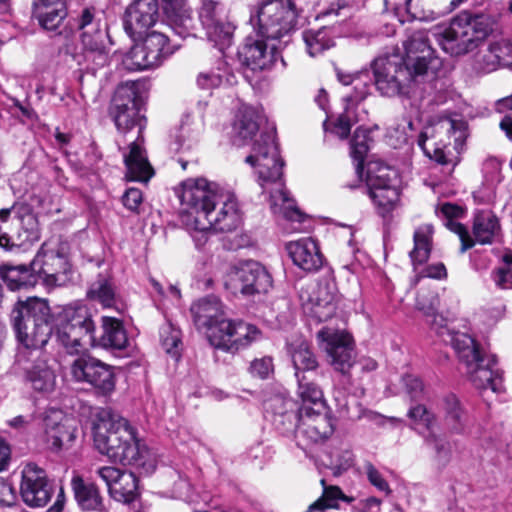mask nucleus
I'll return each mask as SVG.
<instances>
[{
  "instance_id": "nucleus-41",
  "label": "nucleus",
  "mask_w": 512,
  "mask_h": 512,
  "mask_svg": "<svg viewBox=\"0 0 512 512\" xmlns=\"http://www.w3.org/2000/svg\"><path fill=\"white\" fill-rule=\"evenodd\" d=\"M87 298L101 304L104 308L115 306L116 293L110 278L100 274L88 288Z\"/></svg>"
},
{
  "instance_id": "nucleus-54",
  "label": "nucleus",
  "mask_w": 512,
  "mask_h": 512,
  "mask_svg": "<svg viewBox=\"0 0 512 512\" xmlns=\"http://www.w3.org/2000/svg\"><path fill=\"white\" fill-rule=\"evenodd\" d=\"M338 499H345L340 488L331 486L324 489L323 495L315 502L309 505L306 512L324 511L328 508H334Z\"/></svg>"
},
{
  "instance_id": "nucleus-64",
  "label": "nucleus",
  "mask_w": 512,
  "mask_h": 512,
  "mask_svg": "<svg viewBox=\"0 0 512 512\" xmlns=\"http://www.w3.org/2000/svg\"><path fill=\"white\" fill-rule=\"evenodd\" d=\"M381 501L376 497H369L358 501L354 506L355 512H380Z\"/></svg>"
},
{
  "instance_id": "nucleus-55",
  "label": "nucleus",
  "mask_w": 512,
  "mask_h": 512,
  "mask_svg": "<svg viewBox=\"0 0 512 512\" xmlns=\"http://www.w3.org/2000/svg\"><path fill=\"white\" fill-rule=\"evenodd\" d=\"M406 11L413 19L430 22L440 18L445 12H436L429 8L420 7L418 0H406Z\"/></svg>"
},
{
  "instance_id": "nucleus-28",
  "label": "nucleus",
  "mask_w": 512,
  "mask_h": 512,
  "mask_svg": "<svg viewBox=\"0 0 512 512\" xmlns=\"http://www.w3.org/2000/svg\"><path fill=\"white\" fill-rule=\"evenodd\" d=\"M78 29L83 48L102 55L105 51L106 33L102 29L101 19L95 16L94 9L85 8L78 19Z\"/></svg>"
},
{
  "instance_id": "nucleus-31",
  "label": "nucleus",
  "mask_w": 512,
  "mask_h": 512,
  "mask_svg": "<svg viewBox=\"0 0 512 512\" xmlns=\"http://www.w3.org/2000/svg\"><path fill=\"white\" fill-rule=\"evenodd\" d=\"M162 8L169 22V29L182 38L190 35L194 20L186 0H162Z\"/></svg>"
},
{
  "instance_id": "nucleus-56",
  "label": "nucleus",
  "mask_w": 512,
  "mask_h": 512,
  "mask_svg": "<svg viewBox=\"0 0 512 512\" xmlns=\"http://www.w3.org/2000/svg\"><path fill=\"white\" fill-rule=\"evenodd\" d=\"M249 372L253 377L266 379L273 372V360L271 357H262L251 362Z\"/></svg>"
},
{
  "instance_id": "nucleus-35",
  "label": "nucleus",
  "mask_w": 512,
  "mask_h": 512,
  "mask_svg": "<svg viewBox=\"0 0 512 512\" xmlns=\"http://www.w3.org/2000/svg\"><path fill=\"white\" fill-rule=\"evenodd\" d=\"M141 45L150 56V61H153L157 66H159L166 57L172 55L179 47L178 44H171L168 35L163 31L149 32Z\"/></svg>"
},
{
  "instance_id": "nucleus-58",
  "label": "nucleus",
  "mask_w": 512,
  "mask_h": 512,
  "mask_svg": "<svg viewBox=\"0 0 512 512\" xmlns=\"http://www.w3.org/2000/svg\"><path fill=\"white\" fill-rule=\"evenodd\" d=\"M365 473L369 482L379 491L389 494L391 492L388 482L372 463L365 464Z\"/></svg>"
},
{
  "instance_id": "nucleus-38",
  "label": "nucleus",
  "mask_w": 512,
  "mask_h": 512,
  "mask_svg": "<svg viewBox=\"0 0 512 512\" xmlns=\"http://www.w3.org/2000/svg\"><path fill=\"white\" fill-rule=\"evenodd\" d=\"M260 115L258 111L250 106H244L239 110L237 120L234 124V143L237 146L244 145L251 139L259 129Z\"/></svg>"
},
{
  "instance_id": "nucleus-45",
  "label": "nucleus",
  "mask_w": 512,
  "mask_h": 512,
  "mask_svg": "<svg viewBox=\"0 0 512 512\" xmlns=\"http://www.w3.org/2000/svg\"><path fill=\"white\" fill-rule=\"evenodd\" d=\"M265 407L266 410L271 411L276 416L274 419L276 425H285V420H288L290 426L286 430H290L293 427L295 417L292 413V400L282 395H275L265 402Z\"/></svg>"
},
{
  "instance_id": "nucleus-14",
  "label": "nucleus",
  "mask_w": 512,
  "mask_h": 512,
  "mask_svg": "<svg viewBox=\"0 0 512 512\" xmlns=\"http://www.w3.org/2000/svg\"><path fill=\"white\" fill-rule=\"evenodd\" d=\"M261 338V331L244 321H221L220 328L210 333V344L225 352L235 353Z\"/></svg>"
},
{
  "instance_id": "nucleus-26",
  "label": "nucleus",
  "mask_w": 512,
  "mask_h": 512,
  "mask_svg": "<svg viewBox=\"0 0 512 512\" xmlns=\"http://www.w3.org/2000/svg\"><path fill=\"white\" fill-rule=\"evenodd\" d=\"M31 364L24 368L25 380L42 394L52 393L57 386V375L45 353L30 356Z\"/></svg>"
},
{
  "instance_id": "nucleus-11",
  "label": "nucleus",
  "mask_w": 512,
  "mask_h": 512,
  "mask_svg": "<svg viewBox=\"0 0 512 512\" xmlns=\"http://www.w3.org/2000/svg\"><path fill=\"white\" fill-rule=\"evenodd\" d=\"M446 227L459 236L461 241L460 251L463 253L475 244L490 245L500 235L501 226L497 216L489 211H478L473 219L472 234L461 223L449 220Z\"/></svg>"
},
{
  "instance_id": "nucleus-7",
  "label": "nucleus",
  "mask_w": 512,
  "mask_h": 512,
  "mask_svg": "<svg viewBox=\"0 0 512 512\" xmlns=\"http://www.w3.org/2000/svg\"><path fill=\"white\" fill-rule=\"evenodd\" d=\"M298 11L292 0H262L250 8L249 23L257 37L280 43L296 29Z\"/></svg>"
},
{
  "instance_id": "nucleus-37",
  "label": "nucleus",
  "mask_w": 512,
  "mask_h": 512,
  "mask_svg": "<svg viewBox=\"0 0 512 512\" xmlns=\"http://www.w3.org/2000/svg\"><path fill=\"white\" fill-rule=\"evenodd\" d=\"M1 276L10 290L27 289L38 283V274L33 269V261L30 266H4Z\"/></svg>"
},
{
  "instance_id": "nucleus-49",
  "label": "nucleus",
  "mask_w": 512,
  "mask_h": 512,
  "mask_svg": "<svg viewBox=\"0 0 512 512\" xmlns=\"http://www.w3.org/2000/svg\"><path fill=\"white\" fill-rule=\"evenodd\" d=\"M372 139L370 131L366 128L359 127L355 130L351 141V155L357 161V169L359 170L364 162V158L369 150Z\"/></svg>"
},
{
  "instance_id": "nucleus-47",
  "label": "nucleus",
  "mask_w": 512,
  "mask_h": 512,
  "mask_svg": "<svg viewBox=\"0 0 512 512\" xmlns=\"http://www.w3.org/2000/svg\"><path fill=\"white\" fill-rule=\"evenodd\" d=\"M89 384L103 394L111 393L115 388V376L110 366L98 360Z\"/></svg>"
},
{
  "instance_id": "nucleus-2",
  "label": "nucleus",
  "mask_w": 512,
  "mask_h": 512,
  "mask_svg": "<svg viewBox=\"0 0 512 512\" xmlns=\"http://www.w3.org/2000/svg\"><path fill=\"white\" fill-rule=\"evenodd\" d=\"M245 162L255 169L258 182L263 189L269 185L274 186L270 192V208L273 214L292 223H301L305 216L297 208L295 200L289 196L282 181L284 162L280 157L274 135L262 134L254 142Z\"/></svg>"
},
{
  "instance_id": "nucleus-9",
  "label": "nucleus",
  "mask_w": 512,
  "mask_h": 512,
  "mask_svg": "<svg viewBox=\"0 0 512 512\" xmlns=\"http://www.w3.org/2000/svg\"><path fill=\"white\" fill-rule=\"evenodd\" d=\"M376 89L384 96L399 95L412 82H418L421 74H416L403 57L397 53L377 57L372 62Z\"/></svg>"
},
{
  "instance_id": "nucleus-57",
  "label": "nucleus",
  "mask_w": 512,
  "mask_h": 512,
  "mask_svg": "<svg viewBox=\"0 0 512 512\" xmlns=\"http://www.w3.org/2000/svg\"><path fill=\"white\" fill-rule=\"evenodd\" d=\"M428 442L433 444V448L435 451V460L438 462L440 466H445L449 462L451 457L449 443L444 441L443 439H439L434 436L429 438Z\"/></svg>"
},
{
  "instance_id": "nucleus-13",
  "label": "nucleus",
  "mask_w": 512,
  "mask_h": 512,
  "mask_svg": "<svg viewBox=\"0 0 512 512\" xmlns=\"http://www.w3.org/2000/svg\"><path fill=\"white\" fill-rule=\"evenodd\" d=\"M208 221L210 225L199 226L192 236L198 248L207 243L211 231L231 232L240 225L241 216L235 196L224 192L221 201H218V206L208 215Z\"/></svg>"
},
{
  "instance_id": "nucleus-20",
  "label": "nucleus",
  "mask_w": 512,
  "mask_h": 512,
  "mask_svg": "<svg viewBox=\"0 0 512 512\" xmlns=\"http://www.w3.org/2000/svg\"><path fill=\"white\" fill-rule=\"evenodd\" d=\"M96 473L105 482L113 499L123 503H129L135 499L138 480L132 472L113 466H103L98 468Z\"/></svg>"
},
{
  "instance_id": "nucleus-46",
  "label": "nucleus",
  "mask_w": 512,
  "mask_h": 512,
  "mask_svg": "<svg viewBox=\"0 0 512 512\" xmlns=\"http://www.w3.org/2000/svg\"><path fill=\"white\" fill-rule=\"evenodd\" d=\"M303 39L310 56L314 57L334 45L326 28L308 30L303 33Z\"/></svg>"
},
{
  "instance_id": "nucleus-10",
  "label": "nucleus",
  "mask_w": 512,
  "mask_h": 512,
  "mask_svg": "<svg viewBox=\"0 0 512 512\" xmlns=\"http://www.w3.org/2000/svg\"><path fill=\"white\" fill-rule=\"evenodd\" d=\"M442 134L453 137L455 148L459 149L466 137V122L461 119L442 118L433 127H426L418 139V145L425 155L439 164L446 165L452 160L446 150V144L442 139L436 140Z\"/></svg>"
},
{
  "instance_id": "nucleus-32",
  "label": "nucleus",
  "mask_w": 512,
  "mask_h": 512,
  "mask_svg": "<svg viewBox=\"0 0 512 512\" xmlns=\"http://www.w3.org/2000/svg\"><path fill=\"white\" fill-rule=\"evenodd\" d=\"M33 16L48 31H55L67 16L65 1L33 2Z\"/></svg>"
},
{
  "instance_id": "nucleus-43",
  "label": "nucleus",
  "mask_w": 512,
  "mask_h": 512,
  "mask_svg": "<svg viewBox=\"0 0 512 512\" xmlns=\"http://www.w3.org/2000/svg\"><path fill=\"white\" fill-rule=\"evenodd\" d=\"M442 408L445 412V424L453 434H461L465 431V415L454 395H448L443 399Z\"/></svg>"
},
{
  "instance_id": "nucleus-51",
  "label": "nucleus",
  "mask_w": 512,
  "mask_h": 512,
  "mask_svg": "<svg viewBox=\"0 0 512 512\" xmlns=\"http://www.w3.org/2000/svg\"><path fill=\"white\" fill-rule=\"evenodd\" d=\"M225 18L223 6L214 0H203L199 10V19L205 30Z\"/></svg>"
},
{
  "instance_id": "nucleus-52",
  "label": "nucleus",
  "mask_w": 512,
  "mask_h": 512,
  "mask_svg": "<svg viewBox=\"0 0 512 512\" xmlns=\"http://www.w3.org/2000/svg\"><path fill=\"white\" fill-rule=\"evenodd\" d=\"M97 362L98 359L91 356H82L75 359L70 367L71 376L78 382L89 383Z\"/></svg>"
},
{
  "instance_id": "nucleus-21",
  "label": "nucleus",
  "mask_w": 512,
  "mask_h": 512,
  "mask_svg": "<svg viewBox=\"0 0 512 512\" xmlns=\"http://www.w3.org/2000/svg\"><path fill=\"white\" fill-rule=\"evenodd\" d=\"M390 173L389 169L381 168L378 174L369 173L367 177L370 198L383 216L397 206L400 196L399 190L392 183ZM392 173L394 172L392 171Z\"/></svg>"
},
{
  "instance_id": "nucleus-3",
  "label": "nucleus",
  "mask_w": 512,
  "mask_h": 512,
  "mask_svg": "<svg viewBox=\"0 0 512 512\" xmlns=\"http://www.w3.org/2000/svg\"><path fill=\"white\" fill-rule=\"evenodd\" d=\"M110 114L116 127L121 132H128L133 127H138L136 140L129 144V152L124 154V163L127 169L126 177L131 181L147 182L154 171L142 147L141 133L144 124L142 123L139 102L133 86L121 85L117 88L110 107Z\"/></svg>"
},
{
  "instance_id": "nucleus-24",
  "label": "nucleus",
  "mask_w": 512,
  "mask_h": 512,
  "mask_svg": "<svg viewBox=\"0 0 512 512\" xmlns=\"http://www.w3.org/2000/svg\"><path fill=\"white\" fill-rule=\"evenodd\" d=\"M404 48L405 57H403V59L407 65L416 71V74H421L422 76L428 74L429 69L438 62L437 59L433 57V49L424 32H414L404 42Z\"/></svg>"
},
{
  "instance_id": "nucleus-53",
  "label": "nucleus",
  "mask_w": 512,
  "mask_h": 512,
  "mask_svg": "<svg viewBox=\"0 0 512 512\" xmlns=\"http://www.w3.org/2000/svg\"><path fill=\"white\" fill-rule=\"evenodd\" d=\"M161 342L166 353L170 354L175 359L179 357V346L181 344V333L180 330L166 324L161 328Z\"/></svg>"
},
{
  "instance_id": "nucleus-18",
  "label": "nucleus",
  "mask_w": 512,
  "mask_h": 512,
  "mask_svg": "<svg viewBox=\"0 0 512 512\" xmlns=\"http://www.w3.org/2000/svg\"><path fill=\"white\" fill-rule=\"evenodd\" d=\"M20 495L29 507H43L52 496V488L46 472L34 463L26 464L22 469Z\"/></svg>"
},
{
  "instance_id": "nucleus-29",
  "label": "nucleus",
  "mask_w": 512,
  "mask_h": 512,
  "mask_svg": "<svg viewBox=\"0 0 512 512\" xmlns=\"http://www.w3.org/2000/svg\"><path fill=\"white\" fill-rule=\"evenodd\" d=\"M33 269L38 280L43 279L47 285H60L64 281L62 275L69 270L67 259L54 251H40L33 259Z\"/></svg>"
},
{
  "instance_id": "nucleus-22",
  "label": "nucleus",
  "mask_w": 512,
  "mask_h": 512,
  "mask_svg": "<svg viewBox=\"0 0 512 512\" xmlns=\"http://www.w3.org/2000/svg\"><path fill=\"white\" fill-rule=\"evenodd\" d=\"M278 45L275 41L249 36L239 51V57L252 70L269 69L277 59Z\"/></svg>"
},
{
  "instance_id": "nucleus-30",
  "label": "nucleus",
  "mask_w": 512,
  "mask_h": 512,
  "mask_svg": "<svg viewBox=\"0 0 512 512\" xmlns=\"http://www.w3.org/2000/svg\"><path fill=\"white\" fill-rule=\"evenodd\" d=\"M286 250L293 263L304 271H317L323 265L319 247L310 237L288 242Z\"/></svg>"
},
{
  "instance_id": "nucleus-63",
  "label": "nucleus",
  "mask_w": 512,
  "mask_h": 512,
  "mask_svg": "<svg viewBox=\"0 0 512 512\" xmlns=\"http://www.w3.org/2000/svg\"><path fill=\"white\" fill-rule=\"evenodd\" d=\"M408 416L415 422L423 424L427 428L433 423V415L423 405H417L410 408Z\"/></svg>"
},
{
  "instance_id": "nucleus-12",
  "label": "nucleus",
  "mask_w": 512,
  "mask_h": 512,
  "mask_svg": "<svg viewBox=\"0 0 512 512\" xmlns=\"http://www.w3.org/2000/svg\"><path fill=\"white\" fill-rule=\"evenodd\" d=\"M225 285L233 294L249 297L268 292L272 278L260 263L247 261L231 270Z\"/></svg>"
},
{
  "instance_id": "nucleus-6",
  "label": "nucleus",
  "mask_w": 512,
  "mask_h": 512,
  "mask_svg": "<svg viewBox=\"0 0 512 512\" xmlns=\"http://www.w3.org/2000/svg\"><path fill=\"white\" fill-rule=\"evenodd\" d=\"M224 191L206 178H188L180 185L182 223L193 236L199 226L210 225L208 215L218 206Z\"/></svg>"
},
{
  "instance_id": "nucleus-17",
  "label": "nucleus",
  "mask_w": 512,
  "mask_h": 512,
  "mask_svg": "<svg viewBox=\"0 0 512 512\" xmlns=\"http://www.w3.org/2000/svg\"><path fill=\"white\" fill-rule=\"evenodd\" d=\"M334 432V424L328 413L327 405L323 409L300 406L297 414V437H303L311 442H319L330 437Z\"/></svg>"
},
{
  "instance_id": "nucleus-4",
  "label": "nucleus",
  "mask_w": 512,
  "mask_h": 512,
  "mask_svg": "<svg viewBox=\"0 0 512 512\" xmlns=\"http://www.w3.org/2000/svg\"><path fill=\"white\" fill-rule=\"evenodd\" d=\"M496 19L487 14L461 12L437 33L444 52L459 57L475 50L494 31Z\"/></svg>"
},
{
  "instance_id": "nucleus-60",
  "label": "nucleus",
  "mask_w": 512,
  "mask_h": 512,
  "mask_svg": "<svg viewBox=\"0 0 512 512\" xmlns=\"http://www.w3.org/2000/svg\"><path fill=\"white\" fill-rule=\"evenodd\" d=\"M416 306L419 310L427 315H433L438 307V298L434 293L429 292L426 294H419L417 297Z\"/></svg>"
},
{
  "instance_id": "nucleus-42",
  "label": "nucleus",
  "mask_w": 512,
  "mask_h": 512,
  "mask_svg": "<svg viewBox=\"0 0 512 512\" xmlns=\"http://www.w3.org/2000/svg\"><path fill=\"white\" fill-rule=\"evenodd\" d=\"M298 388L297 396L301 401L300 406L307 408L317 407L323 409L326 405L322 389L314 382L309 380L306 376L297 378Z\"/></svg>"
},
{
  "instance_id": "nucleus-44",
  "label": "nucleus",
  "mask_w": 512,
  "mask_h": 512,
  "mask_svg": "<svg viewBox=\"0 0 512 512\" xmlns=\"http://www.w3.org/2000/svg\"><path fill=\"white\" fill-rule=\"evenodd\" d=\"M291 358L295 369L296 378L306 376L305 372L313 371L318 367L316 357L310 350L307 342L301 341L292 348Z\"/></svg>"
},
{
  "instance_id": "nucleus-48",
  "label": "nucleus",
  "mask_w": 512,
  "mask_h": 512,
  "mask_svg": "<svg viewBox=\"0 0 512 512\" xmlns=\"http://www.w3.org/2000/svg\"><path fill=\"white\" fill-rule=\"evenodd\" d=\"M123 65L130 71L145 70L157 66L153 61H150V56L141 43L134 45L125 55Z\"/></svg>"
},
{
  "instance_id": "nucleus-50",
  "label": "nucleus",
  "mask_w": 512,
  "mask_h": 512,
  "mask_svg": "<svg viewBox=\"0 0 512 512\" xmlns=\"http://www.w3.org/2000/svg\"><path fill=\"white\" fill-rule=\"evenodd\" d=\"M234 26L226 20V17L215 25L206 30L208 39L214 42L215 45L219 46L220 49H224L230 45Z\"/></svg>"
},
{
  "instance_id": "nucleus-16",
  "label": "nucleus",
  "mask_w": 512,
  "mask_h": 512,
  "mask_svg": "<svg viewBox=\"0 0 512 512\" xmlns=\"http://www.w3.org/2000/svg\"><path fill=\"white\" fill-rule=\"evenodd\" d=\"M329 283L309 284L300 291L305 314L318 322L326 321L335 314L336 294Z\"/></svg>"
},
{
  "instance_id": "nucleus-15",
  "label": "nucleus",
  "mask_w": 512,
  "mask_h": 512,
  "mask_svg": "<svg viewBox=\"0 0 512 512\" xmlns=\"http://www.w3.org/2000/svg\"><path fill=\"white\" fill-rule=\"evenodd\" d=\"M318 338L325 343L324 348L334 369L348 374L355 362L354 342L350 334L324 327L318 332Z\"/></svg>"
},
{
  "instance_id": "nucleus-19",
  "label": "nucleus",
  "mask_w": 512,
  "mask_h": 512,
  "mask_svg": "<svg viewBox=\"0 0 512 512\" xmlns=\"http://www.w3.org/2000/svg\"><path fill=\"white\" fill-rule=\"evenodd\" d=\"M45 440L53 451L69 448L76 438L74 421L62 410L49 408L44 413Z\"/></svg>"
},
{
  "instance_id": "nucleus-34",
  "label": "nucleus",
  "mask_w": 512,
  "mask_h": 512,
  "mask_svg": "<svg viewBox=\"0 0 512 512\" xmlns=\"http://www.w3.org/2000/svg\"><path fill=\"white\" fill-rule=\"evenodd\" d=\"M55 336L59 345L69 354H78L86 346H93L96 343L94 334H85L81 329H72L61 323L57 324Z\"/></svg>"
},
{
  "instance_id": "nucleus-27",
  "label": "nucleus",
  "mask_w": 512,
  "mask_h": 512,
  "mask_svg": "<svg viewBox=\"0 0 512 512\" xmlns=\"http://www.w3.org/2000/svg\"><path fill=\"white\" fill-rule=\"evenodd\" d=\"M195 325L205 330L208 340L214 328H220L221 321H228L223 303L217 297L203 298L191 306Z\"/></svg>"
},
{
  "instance_id": "nucleus-36",
  "label": "nucleus",
  "mask_w": 512,
  "mask_h": 512,
  "mask_svg": "<svg viewBox=\"0 0 512 512\" xmlns=\"http://www.w3.org/2000/svg\"><path fill=\"white\" fill-rule=\"evenodd\" d=\"M58 323L72 329H81L85 334H94L95 331L89 308L83 304H73L63 308Z\"/></svg>"
},
{
  "instance_id": "nucleus-25",
  "label": "nucleus",
  "mask_w": 512,
  "mask_h": 512,
  "mask_svg": "<svg viewBox=\"0 0 512 512\" xmlns=\"http://www.w3.org/2000/svg\"><path fill=\"white\" fill-rule=\"evenodd\" d=\"M157 0H134L126 9L124 28L130 36H140L158 20Z\"/></svg>"
},
{
  "instance_id": "nucleus-23",
  "label": "nucleus",
  "mask_w": 512,
  "mask_h": 512,
  "mask_svg": "<svg viewBox=\"0 0 512 512\" xmlns=\"http://www.w3.org/2000/svg\"><path fill=\"white\" fill-rule=\"evenodd\" d=\"M510 67H512V39L510 38L491 40L487 48L475 57L474 68L479 73H491Z\"/></svg>"
},
{
  "instance_id": "nucleus-8",
  "label": "nucleus",
  "mask_w": 512,
  "mask_h": 512,
  "mask_svg": "<svg viewBox=\"0 0 512 512\" xmlns=\"http://www.w3.org/2000/svg\"><path fill=\"white\" fill-rule=\"evenodd\" d=\"M451 343L460 362L465 366L466 374L476 388H489L495 393L501 391L502 380L494 371V357L483 356L475 339L467 333L456 332L451 338Z\"/></svg>"
},
{
  "instance_id": "nucleus-59",
  "label": "nucleus",
  "mask_w": 512,
  "mask_h": 512,
  "mask_svg": "<svg viewBox=\"0 0 512 512\" xmlns=\"http://www.w3.org/2000/svg\"><path fill=\"white\" fill-rule=\"evenodd\" d=\"M225 76L215 71L201 72L197 77V84L202 89H213L222 84Z\"/></svg>"
},
{
  "instance_id": "nucleus-33",
  "label": "nucleus",
  "mask_w": 512,
  "mask_h": 512,
  "mask_svg": "<svg viewBox=\"0 0 512 512\" xmlns=\"http://www.w3.org/2000/svg\"><path fill=\"white\" fill-rule=\"evenodd\" d=\"M71 485L75 499L81 509L99 512L105 510L103 498L95 484L86 483L80 476L76 475L72 478Z\"/></svg>"
},
{
  "instance_id": "nucleus-62",
  "label": "nucleus",
  "mask_w": 512,
  "mask_h": 512,
  "mask_svg": "<svg viewBox=\"0 0 512 512\" xmlns=\"http://www.w3.org/2000/svg\"><path fill=\"white\" fill-rule=\"evenodd\" d=\"M405 386L406 393L412 400H416L421 397L423 393V384L421 380L412 375H407L402 379Z\"/></svg>"
},
{
  "instance_id": "nucleus-1",
  "label": "nucleus",
  "mask_w": 512,
  "mask_h": 512,
  "mask_svg": "<svg viewBox=\"0 0 512 512\" xmlns=\"http://www.w3.org/2000/svg\"><path fill=\"white\" fill-rule=\"evenodd\" d=\"M96 449L111 461L141 468L152 473L156 468L154 454L141 444L129 422L109 409H100L92 421Z\"/></svg>"
},
{
  "instance_id": "nucleus-39",
  "label": "nucleus",
  "mask_w": 512,
  "mask_h": 512,
  "mask_svg": "<svg viewBox=\"0 0 512 512\" xmlns=\"http://www.w3.org/2000/svg\"><path fill=\"white\" fill-rule=\"evenodd\" d=\"M103 333L98 340V345L103 348L122 350L128 344L126 331L120 320L114 317H102Z\"/></svg>"
},
{
  "instance_id": "nucleus-5",
  "label": "nucleus",
  "mask_w": 512,
  "mask_h": 512,
  "mask_svg": "<svg viewBox=\"0 0 512 512\" xmlns=\"http://www.w3.org/2000/svg\"><path fill=\"white\" fill-rule=\"evenodd\" d=\"M11 319L19 342L31 350L30 356L43 353L42 348L52 332V314L48 302L40 298L18 302L11 312Z\"/></svg>"
},
{
  "instance_id": "nucleus-61",
  "label": "nucleus",
  "mask_w": 512,
  "mask_h": 512,
  "mask_svg": "<svg viewBox=\"0 0 512 512\" xmlns=\"http://www.w3.org/2000/svg\"><path fill=\"white\" fill-rule=\"evenodd\" d=\"M493 281L501 289H512V268L498 267L494 270Z\"/></svg>"
},
{
  "instance_id": "nucleus-40",
  "label": "nucleus",
  "mask_w": 512,
  "mask_h": 512,
  "mask_svg": "<svg viewBox=\"0 0 512 512\" xmlns=\"http://www.w3.org/2000/svg\"><path fill=\"white\" fill-rule=\"evenodd\" d=\"M433 227L430 224L419 226L413 236L414 248L410 252V258L414 266L424 264L431 253Z\"/></svg>"
}]
</instances>
